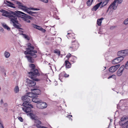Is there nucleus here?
I'll use <instances>...</instances> for the list:
<instances>
[{"instance_id": "2", "label": "nucleus", "mask_w": 128, "mask_h": 128, "mask_svg": "<svg viewBox=\"0 0 128 128\" xmlns=\"http://www.w3.org/2000/svg\"><path fill=\"white\" fill-rule=\"evenodd\" d=\"M24 102L22 106L24 107L22 108V110L25 112L28 113L31 111V108H33V106L30 103L31 101L29 98L26 96L22 98Z\"/></svg>"}, {"instance_id": "46", "label": "nucleus", "mask_w": 128, "mask_h": 128, "mask_svg": "<svg viewBox=\"0 0 128 128\" xmlns=\"http://www.w3.org/2000/svg\"><path fill=\"white\" fill-rule=\"evenodd\" d=\"M68 35H66L67 37L68 38H70L71 37L72 34H71L69 33H68Z\"/></svg>"}, {"instance_id": "11", "label": "nucleus", "mask_w": 128, "mask_h": 128, "mask_svg": "<svg viewBox=\"0 0 128 128\" xmlns=\"http://www.w3.org/2000/svg\"><path fill=\"white\" fill-rule=\"evenodd\" d=\"M31 90L32 92L34 91V93L36 95H35V96H36L37 97H38L37 95L40 94L41 93V90L39 89H37L36 88H34L33 89H31Z\"/></svg>"}, {"instance_id": "33", "label": "nucleus", "mask_w": 128, "mask_h": 128, "mask_svg": "<svg viewBox=\"0 0 128 128\" xmlns=\"http://www.w3.org/2000/svg\"><path fill=\"white\" fill-rule=\"evenodd\" d=\"M125 68V67L124 65H122L120 68L118 70L123 72V71L124 70Z\"/></svg>"}, {"instance_id": "20", "label": "nucleus", "mask_w": 128, "mask_h": 128, "mask_svg": "<svg viewBox=\"0 0 128 128\" xmlns=\"http://www.w3.org/2000/svg\"><path fill=\"white\" fill-rule=\"evenodd\" d=\"M112 2L111 3L110 5L108 7V9L107 10V12L109 11V12L108 13L109 15H111L112 14Z\"/></svg>"}, {"instance_id": "37", "label": "nucleus", "mask_w": 128, "mask_h": 128, "mask_svg": "<svg viewBox=\"0 0 128 128\" xmlns=\"http://www.w3.org/2000/svg\"><path fill=\"white\" fill-rule=\"evenodd\" d=\"M27 12L29 14H30L32 16H36L35 15H34V12H32L28 10Z\"/></svg>"}, {"instance_id": "19", "label": "nucleus", "mask_w": 128, "mask_h": 128, "mask_svg": "<svg viewBox=\"0 0 128 128\" xmlns=\"http://www.w3.org/2000/svg\"><path fill=\"white\" fill-rule=\"evenodd\" d=\"M64 64L66 68H69L71 67V64L68 60H66L65 61Z\"/></svg>"}, {"instance_id": "52", "label": "nucleus", "mask_w": 128, "mask_h": 128, "mask_svg": "<svg viewBox=\"0 0 128 128\" xmlns=\"http://www.w3.org/2000/svg\"><path fill=\"white\" fill-rule=\"evenodd\" d=\"M30 52V51H28L26 50V51H24V54H29Z\"/></svg>"}, {"instance_id": "54", "label": "nucleus", "mask_w": 128, "mask_h": 128, "mask_svg": "<svg viewBox=\"0 0 128 128\" xmlns=\"http://www.w3.org/2000/svg\"><path fill=\"white\" fill-rule=\"evenodd\" d=\"M112 70V66H111L109 69V71L110 72H112L111 70Z\"/></svg>"}, {"instance_id": "32", "label": "nucleus", "mask_w": 128, "mask_h": 128, "mask_svg": "<svg viewBox=\"0 0 128 128\" xmlns=\"http://www.w3.org/2000/svg\"><path fill=\"white\" fill-rule=\"evenodd\" d=\"M93 1V0H88L86 2L87 5L90 6L92 2Z\"/></svg>"}, {"instance_id": "25", "label": "nucleus", "mask_w": 128, "mask_h": 128, "mask_svg": "<svg viewBox=\"0 0 128 128\" xmlns=\"http://www.w3.org/2000/svg\"><path fill=\"white\" fill-rule=\"evenodd\" d=\"M29 66L31 68L30 70V71L33 70H34V69H36V66L34 64H29Z\"/></svg>"}, {"instance_id": "31", "label": "nucleus", "mask_w": 128, "mask_h": 128, "mask_svg": "<svg viewBox=\"0 0 128 128\" xmlns=\"http://www.w3.org/2000/svg\"><path fill=\"white\" fill-rule=\"evenodd\" d=\"M29 54L31 56H33L34 58H35L37 56L36 54L32 52H30Z\"/></svg>"}, {"instance_id": "63", "label": "nucleus", "mask_w": 128, "mask_h": 128, "mask_svg": "<svg viewBox=\"0 0 128 128\" xmlns=\"http://www.w3.org/2000/svg\"><path fill=\"white\" fill-rule=\"evenodd\" d=\"M4 106H5V107H6L7 106H8V104H7L6 103H4Z\"/></svg>"}, {"instance_id": "3", "label": "nucleus", "mask_w": 128, "mask_h": 128, "mask_svg": "<svg viewBox=\"0 0 128 128\" xmlns=\"http://www.w3.org/2000/svg\"><path fill=\"white\" fill-rule=\"evenodd\" d=\"M119 124L123 128H128V117L124 116L120 119Z\"/></svg>"}, {"instance_id": "50", "label": "nucleus", "mask_w": 128, "mask_h": 128, "mask_svg": "<svg viewBox=\"0 0 128 128\" xmlns=\"http://www.w3.org/2000/svg\"><path fill=\"white\" fill-rule=\"evenodd\" d=\"M124 24H128V18L124 20Z\"/></svg>"}, {"instance_id": "13", "label": "nucleus", "mask_w": 128, "mask_h": 128, "mask_svg": "<svg viewBox=\"0 0 128 128\" xmlns=\"http://www.w3.org/2000/svg\"><path fill=\"white\" fill-rule=\"evenodd\" d=\"M35 123L36 124H35L34 126H36L38 128H40L42 126L40 125L42 124V122L37 119L34 121Z\"/></svg>"}, {"instance_id": "53", "label": "nucleus", "mask_w": 128, "mask_h": 128, "mask_svg": "<svg viewBox=\"0 0 128 128\" xmlns=\"http://www.w3.org/2000/svg\"><path fill=\"white\" fill-rule=\"evenodd\" d=\"M40 30L42 32H45L46 31V30L45 29H43L42 28Z\"/></svg>"}, {"instance_id": "7", "label": "nucleus", "mask_w": 128, "mask_h": 128, "mask_svg": "<svg viewBox=\"0 0 128 128\" xmlns=\"http://www.w3.org/2000/svg\"><path fill=\"white\" fill-rule=\"evenodd\" d=\"M47 104L44 102H42L40 100V102L37 104L36 106L38 108L43 109L46 108L47 107Z\"/></svg>"}, {"instance_id": "17", "label": "nucleus", "mask_w": 128, "mask_h": 128, "mask_svg": "<svg viewBox=\"0 0 128 128\" xmlns=\"http://www.w3.org/2000/svg\"><path fill=\"white\" fill-rule=\"evenodd\" d=\"M120 66V64L112 65V72L116 71Z\"/></svg>"}, {"instance_id": "4", "label": "nucleus", "mask_w": 128, "mask_h": 128, "mask_svg": "<svg viewBox=\"0 0 128 128\" xmlns=\"http://www.w3.org/2000/svg\"><path fill=\"white\" fill-rule=\"evenodd\" d=\"M29 76L31 78L33 77H37V76H40V74L39 72L37 69H34L33 70H31L30 72H28Z\"/></svg>"}, {"instance_id": "27", "label": "nucleus", "mask_w": 128, "mask_h": 128, "mask_svg": "<svg viewBox=\"0 0 128 128\" xmlns=\"http://www.w3.org/2000/svg\"><path fill=\"white\" fill-rule=\"evenodd\" d=\"M77 59V58L74 56H72L71 58H70V61L71 62L74 63L75 62V60Z\"/></svg>"}, {"instance_id": "26", "label": "nucleus", "mask_w": 128, "mask_h": 128, "mask_svg": "<svg viewBox=\"0 0 128 128\" xmlns=\"http://www.w3.org/2000/svg\"><path fill=\"white\" fill-rule=\"evenodd\" d=\"M32 100L33 102L37 103V104H38L40 101V100H38V98H36V97L32 98Z\"/></svg>"}, {"instance_id": "21", "label": "nucleus", "mask_w": 128, "mask_h": 128, "mask_svg": "<svg viewBox=\"0 0 128 128\" xmlns=\"http://www.w3.org/2000/svg\"><path fill=\"white\" fill-rule=\"evenodd\" d=\"M28 8H29L27 7L26 6L22 5L20 9H21L24 11L27 12L28 10Z\"/></svg>"}, {"instance_id": "40", "label": "nucleus", "mask_w": 128, "mask_h": 128, "mask_svg": "<svg viewBox=\"0 0 128 128\" xmlns=\"http://www.w3.org/2000/svg\"><path fill=\"white\" fill-rule=\"evenodd\" d=\"M22 35L24 37V38L26 39L27 40H30V38L28 36L25 34H22Z\"/></svg>"}, {"instance_id": "62", "label": "nucleus", "mask_w": 128, "mask_h": 128, "mask_svg": "<svg viewBox=\"0 0 128 128\" xmlns=\"http://www.w3.org/2000/svg\"><path fill=\"white\" fill-rule=\"evenodd\" d=\"M30 48L34 49V47L33 46H31Z\"/></svg>"}, {"instance_id": "24", "label": "nucleus", "mask_w": 128, "mask_h": 128, "mask_svg": "<svg viewBox=\"0 0 128 128\" xmlns=\"http://www.w3.org/2000/svg\"><path fill=\"white\" fill-rule=\"evenodd\" d=\"M14 2L18 5V8H20L23 5L22 3L18 1H15Z\"/></svg>"}, {"instance_id": "9", "label": "nucleus", "mask_w": 128, "mask_h": 128, "mask_svg": "<svg viewBox=\"0 0 128 128\" xmlns=\"http://www.w3.org/2000/svg\"><path fill=\"white\" fill-rule=\"evenodd\" d=\"M26 82L27 86L30 87H33L35 86L36 84V82L28 79H27Z\"/></svg>"}, {"instance_id": "18", "label": "nucleus", "mask_w": 128, "mask_h": 128, "mask_svg": "<svg viewBox=\"0 0 128 128\" xmlns=\"http://www.w3.org/2000/svg\"><path fill=\"white\" fill-rule=\"evenodd\" d=\"M25 57L27 58L29 62L30 63H34V60L32 59V58L30 56H26Z\"/></svg>"}, {"instance_id": "12", "label": "nucleus", "mask_w": 128, "mask_h": 128, "mask_svg": "<svg viewBox=\"0 0 128 128\" xmlns=\"http://www.w3.org/2000/svg\"><path fill=\"white\" fill-rule=\"evenodd\" d=\"M5 0L6 2L8 4H7L5 2V1L4 2V3L6 4V6L13 8H16V7L14 6L15 5L13 3H12L10 1L7 0Z\"/></svg>"}, {"instance_id": "15", "label": "nucleus", "mask_w": 128, "mask_h": 128, "mask_svg": "<svg viewBox=\"0 0 128 128\" xmlns=\"http://www.w3.org/2000/svg\"><path fill=\"white\" fill-rule=\"evenodd\" d=\"M27 95H25L24 96L22 97V98H23L25 96H27V97L28 98V97H30V98H32L33 97H37L36 96H35V95H36V94H35L33 92H28L27 93Z\"/></svg>"}, {"instance_id": "45", "label": "nucleus", "mask_w": 128, "mask_h": 128, "mask_svg": "<svg viewBox=\"0 0 128 128\" xmlns=\"http://www.w3.org/2000/svg\"><path fill=\"white\" fill-rule=\"evenodd\" d=\"M28 10H38L39 9L37 8H29Z\"/></svg>"}, {"instance_id": "61", "label": "nucleus", "mask_w": 128, "mask_h": 128, "mask_svg": "<svg viewBox=\"0 0 128 128\" xmlns=\"http://www.w3.org/2000/svg\"><path fill=\"white\" fill-rule=\"evenodd\" d=\"M4 111L5 112H8V108H5V109H4Z\"/></svg>"}, {"instance_id": "44", "label": "nucleus", "mask_w": 128, "mask_h": 128, "mask_svg": "<svg viewBox=\"0 0 128 128\" xmlns=\"http://www.w3.org/2000/svg\"><path fill=\"white\" fill-rule=\"evenodd\" d=\"M72 56L71 55V54L70 53H68V55L66 56V57L68 58V60H69V58H71Z\"/></svg>"}, {"instance_id": "23", "label": "nucleus", "mask_w": 128, "mask_h": 128, "mask_svg": "<svg viewBox=\"0 0 128 128\" xmlns=\"http://www.w3.org/2000/svg\"><path fill=\"white\" fill-rule=\"evenodd\" d=\"M120 62L117 57L112 60V64H115Z\"/></svg>"}, {"instance_id": "6", "label": "nucleus", "mask_w": 128, "mask_h": 128, "mask_svg": "<svg viewBox=\"0 0 128 128\" xmlns=\"http://www.w3.org/2000/svg\"><path fill=\"white\" fill-rule=\"evenodd\" d=\"M79 46V45L77 42L75 40L72 42V46H70V48L72 49V51H74L77 50Z\"/></svg>"}, {"instance_id": "51", "label": "nucleus", "mask_w": 128, "mask_h": 128, "mask_svg": "<svg viewBox=\"0 0 128 128\" xmlns=\"http://www.w3.org/2000/svg\"><path fill=\"white\" fill-rule=\"evenodd\" d=\"M18 120L21 122H23V120L22 118L21 117H20L18 118Z\"/></svg>"}, {"instance_id": "41", "label": "nucleus", "mask_w": 128, "mask_h": 128, "mask_svg": "<svg viewBox=\"0 0 128 128\" xmlns=\"http://www.w3.org/2000/svg\"><path fill=\"white\" fill-rule=\"evenodd\" d=\"M36 77H33L32 78H31L33 80V81H35L38 82L40 81V80L37 78H36Z\"/></svg>"}, {"instance_id": "57", "label": "nucleus", "mask_w": 128, "mask_h": 128, "mask_svg": "<svg viewBox=\"0 0 128 128\" xmlns=\"http://www.w3.org/2000/svg\"><path fill=\"white\" fill-rule=\"evenodd\" d=\"M112 78L116 80V76L114 75H112Z\"/></svg>"}, {"instance_id": "28", "label": "nucleus", "mask_w": 128, "mask_h": 128, "mask_svg": "<svg viewBox=\"0 0 128 128\" xmlns=\"http://www.w3.org/2000/svg\"><path fill=\"white\" fill-rule=\"evenodd\" d=\"M32 24L33 25V26L34 28H36L40 30L41 29V28H42L41 26H38L36 24Z\"/></svg>"}, {"instance_id": "38", "label": "nucleus", "mask_w": 128, "mask_h": 128, "mask_svg": "<svg viewBox=\"0 0 128 128\" xmlns=\"http://www.w3.org/2000/svg\"><path fill=\"white\" fill-rule=\"evenodd\" d=\"M14 90L16 93H17L19 92V88L18 86H16L15 87Z\"/></svg>"}, {"instance_id": "10", "label": "nucleus", "mask_w": 128, "mask_h": 128, "mask_svg": "<svg viewBox=\"0 0 128 128\" xmlns=\"http://www.w3.org/2000/svg\"><path fill=\"white\" fill-rule=\"evenodd\" d=\"M123 0H114L112 2V9L115 10L116 9L118 4H116L117 2V3L118 4H121Z\"/></svg>"}, {"instance_id": "48", "label": "nucleus", "mask_w": 128, "mask_h": 128, "mask_svg": "<svg viewBox=\"0 0 128 128\" xmlns=\"http://www.w3.org/2000/svg\"><path fill=\"white\" fill-rule=\"evenodd\" d=\"M54 52L60 55V51L58 50H56L54 51Z\"/></svg>"}, {"instance_id": "22", "label": "nucleus", "mask_w": 128, "mask_h": 128, "mask_svg": "<svg viewBox=\"0 0 128 128\" xmlns=\"http://www.w3.org/2000/svg\"><path fill=\"white\" fill-rule=\"evenodd\" d=\"M104 19L103 18L98 19L97 21V23L98 26H100L101 25L102 20Z\"/></svg>"}, {"instance_id": "60", "label": "nucleus", "mask_w": 128, "mask_h": 128, "mask_svg": "<svg viewBox=\"0 0 128 128\" xmlns=\"http://www.w3.org/2000/svg\"><path fill=\"white\" fill-rule=\"evenodd\" d=\"M4 31L3 29L1 27H0V31L3 32Z\"/></svg>"}, {"instance_id": "55", "label": "nucleus", "mask_w": 128, "mask_h": 128, "mask_svg": "<svg viewBox=\"0 0 128 128\" xmlns=\"http://www.w3.org/2000/svg\"><path fill=\"white\" fill-rule=\"evenodd\" d=\"M64 76V77L66 78L68 77L69 76V74H68L66 73H65Z\"/></svg>"}, {"instance_id": "47", "label": "nucleus", "mask_w": 128, "mask_h": 128, "mask_svg": "<svg viewBox=\"0 0 128 128\" xmlns=\"http://www.w3.org/2000/svg\"><path fill=\"white\" fill-rule=\"evenodd\" d=\"M124 66L125 69H128V61L126 63Z\"/></svg>"}, {"instance_id": "36", "label": "nucleus", "mask_w": 128, "mask_h": 128, "mask_svg": "<svg viewBox=\"0 0 128 128\" xmlns=\"http://www.w3.org/2000/svg\"><path fill=\"white\" fill-rule=\"evenodd\" d=\"M122 72L118 70L117 72V75L118 76H120L122 75Z\"/></svg>"}, {"instance_id": "30", "label": "nucleus", "mask_w": 128, "mask_h": 128, "mask_svg": "<svg viewBox=\"0 0 128 128\" xmlns=\"http://www.w3.org/2000/svg\"><path fill=\"white\" fill-rule=\"evenodd\" d=\"M10 55V53L6 51H5L4 53V56L6 58H9Z\"/></svg>"}, {"instance_id": "58", "label": "nucleus", "mask_w": 128, "mask_h": 128, "mask_svg": "<svg viewBox=\"0 0 128 128\" xmlns=\"http://www.w3.org/2000/svg\"><path fill=\"white\" fill-rule=\"evenodd\" d=\"M26 50L27 51H30V50H31V49L30 48H26Z\"/></svg>"}, {"instance_id": "5", "label": "nucleus", "mask_w": 128, "mask_h": 128, "mask_svg": "<svg viewBox=\"0 0 128 128\" xmlns=\"http://www.w3.org/2000/svg\"><path fill=\"white\" fill-rule=\"evenodd\" d=\"M17 13L18 14V17H20V16L24 17L30 19V20H32L33 18L30 16H29L24 13L22 12L18 11L17 12Z\"/></svg>"}, {"instance_id": "8", "label": "nucleus", "mask_w": 128, "mask_h": 128, "mask_svg": "<svg viewBox=\"0 0 128 128\" xmlns=\"http://www.w3.org/2000/svg\"><path fill=\"white\" fill-rule=\"evenodd\" d=\"M128 53V50H124L118 51L117 53L118 56H122L124 57Z\"/></svg>"}, {"instance_id": "42", "label": "nucleus", "mask_w": 128, "mask_h": 128, "mask_svg": "<svg viewBox=\"0 0 128 128\" xmlns=\"http://www.w3.org/2000/svg\"><path fill=\"white\" fill-rule=\"evenodd\" d=\"M0 70L2 72H5L4 66H0Z\"/></svg>"}, {"instance_id": "29", "label": "nucleus", "mask_w": 128, "mask_h": 128, "mask_svg": "<svg viewBox=\"0 0 128 128\" xmlns=\"http://www.w3.org/2000/svg\"><path fill=\"white\" fill-rule=\"evenodd\" d=\"M2 26H3V27L4 28L7 29L8 30V31L10 30V28L6 24H2Z\"/></svg>"}, {"instance_id": "43", "label": "nucleus", "mask_w": 128, "mask_h": 128, "mask_svg": "<svg viewBox=\"0 0 128 128\" xmlns=\"http://www.w3.org/2000/svg\"><path fill=\"white\" fill-rule=\"evenodd\" d=\"M109 0H106V2L105 3L106 4H104V5H103V4H104L105 2H104L102 4L100 8H102V7H104V6H105L107 4V3L109 1Z\"/></svg>"}, {"instance_id": "1", "label": "nucleus", "mask_w": 128, "mask_h": 128, "mask_svg": "<svg viewBox=\"0 0 128 128\" xmlns=\"http://www.w3.org/2000/svg\"><path fill=\"white\" fill-rule=\"evenodd\" d=\"M18 11V10L15 11V12L10 11L9 12L10 13V14H6L4 13L2 14V15L8 17L10 19L11 22L13 23V25L15 28L22 30L23 29L20 28L22 26V25L17 20L18 16V14L17 13Z\"/></svg>"}, {"instance_id": "16", "label": "nucleus", "mask_w": 128, "mask_h": 128, "mask_svg": "<svg viewBox=\"0 0 128 128\" xmlns=\"http://www.w3.org/2000/svg\"><path fill=\"white\" fill-rule=\"evenodd\" d=\"M32 120H35L38 118L37 116L35 114H34L32 112H30L29 114Z\"/></svg>"}, {"instance_id": "56", "label": "nucleus", "mask_w": 128, "mask_h": 128, "mask_svg": "<svg viewBox=\"0 0 128 128\" xmlns=\"http://www.w3.org/2000/svg\"><path fill=\"white\" fill-rule=\"evenodd\" d=\"M31 43H28L27 44V45L28 48H30V46H31Z\"/></svg>"}, {"instance_id": "34", "label": "nucleus", "mask_w": 128, "mask_h": 128, "mask_svg": "<svg viewBox=\"0 0 128 128\" xmlns=\"http://www.w3.org/2000/svg\"><path fill=\"white\" fill-rule=\"evenodd\" d=\"M0 12L3 13H4L7 14H10V13L9 12L3 9L1 10H0Z\"/></svg>"}, {"instance_id": "14", "label": "nucleus", "mask_w": 128, "mask_h": 128, "mask_svg": "<svg viewBox=\"0 0 128 128\" xmlns=\"http://www.w3.org/2000/svg\"><path fill=\"white\" fill-rule=\"evenodd\" d=\"M102 3V2H101L100 3L97 4L95 6H94L92 8L91 10H94L96 11L98 9V8L99 6H100Z\"/></svg>"}, {"instance_id": "49", "label": "nucleus", "mask_w": 128, "mask_h": 128, "mask_svg": "<svg viewBox=\"0 0 128 128\" xmlns=\"http://www.w3.org/2000/svg\"><path fill=\"white\" fill-rule=\"evenodd\" d=\"M30 52H33L34 53H37V51L33 49H31L30 51Z\"/></svg>"}, {"instance_id": "59", "label": "nucleus", "mask_w": 128, "mask_h": 128, "mask_svg": "<svg viewBox=\"0 0 128 128\" xmlns=\"http://www.w3.org/2000/svg\"><path fill=\"white\" fill-rule=\"evenodd\" d=\"M34 14H35L36 16L38 15V12H34Z\"/></svg>"}, {"instance_id": "35", "label": "nucleus", "mask_w": 128, "mask_h": 128, "mask_svg": "<svg viewBox=\"0 0 128 128\" xmlns=\"http://www.w3.org/2000/svg\"><path fill=\"white\" fill-rule=\"evenodd\" d=\"M117 58L119 62H121L122 60L124 57L122 56H118V57Z\"/></svg>"}, {"instance_id": "64", "label": "nucleus", "mask_w": 128, "mask_h": 128, "mask_svg": "<svg viewBox=\"0 0 128 128\" xmlns=\"http://www.w3.org/2000/svg\"><path fill=\"white\" fill-rule=\"evenodd\" d=\"M112 78V75L109 76L108 78V79H109L110 78Z\"/></svg>"}, {"instance_id": "39", "label": "nucleus", "mask_w": 128, "mask_h": 128, "mask_svg": "<svg viewBox=\"0 0 128 128\" xmlns=\"http://www.w3.org/2000/svg\"><path fill=\"white\" fill-rule=\"evenodd\" d=\"M22 18H23V20H24L26 21L27 22L29 23L30 22V20L24 17H22Z\"/></svg>"}]
</instances>
